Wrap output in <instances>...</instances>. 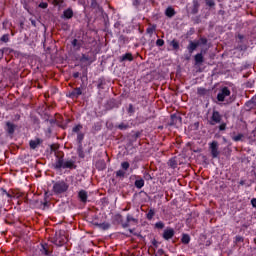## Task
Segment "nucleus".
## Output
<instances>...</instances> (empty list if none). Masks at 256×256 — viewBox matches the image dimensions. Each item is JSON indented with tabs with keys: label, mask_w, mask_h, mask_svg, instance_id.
<instances>
[{
	"label": "nucleus",
	"mask_w": 256,
	"mask_h": 256,
	"mask_svg": "<svg viewBox=\"0 0 256 256\" xmlns=\"http://www.w3.org/2000/svg\"><path fill=\"white\" fill-rule=\"evenodd\" d=\"M53 168L56 171H59L61 169L76 170L77 165L75 160H72V159L64 160V154L63 155L56 154V162L53 164Z\"/></svg>",
	"instance_id": "1"
},
{
	"label": "nucleus",
	"mask_w": 256,
	"mask_h": 256,
	"mask_svg": "<svg viewBox=\"0 0 256 256\" xmlns=\"http://www.w3.org/2000/svg\"><path fill=\"white\" fill-rule=\"evenodd\" d=\"M85 138L84 133H78L77 134V143H78V148H77V155L80 159H84L85 155H90L92 152V146H89L87 149H83V140Z\"/></svg>",
	"instance_id": "2"
},
{
	"label": "nucleus",
	"mask_w": 256,
	"mask_h": 256,
	"mask_svg": "<svg viewBox=\"0 0 256 256\" xmlns=\"http://www.w3.org/2000/svg\"><path fill=\"white\" fill-rule=\"evenodd\" d=\"M69 189V184L65 182L64 180H59L54 182L53 185V193L55 195H62L66 193Z\"/></svg>",
	"instance_id": "3"
},
{
	"label": "nucleus",
	"mask_w": 256,
	"mask_h": 256,
	"mask_svg": "<svg viewBox=\"0 0 256 256\" xmlns=\"http://www.w3.org/2000/svg\"><path fill=\"white\" fill-rule=\"evenodd\" d=\"M207 43H208V39L205 37H200V39L197 41L191 40L189 42V45L187 46V50L189 51L190 55H192L194 51H196V49L200 47V45H207Z\"/></svg>",
	"instance_id": "4"
},
{
	"label": "nucleus",
	"mask_w": 256,
	"mask_h": 256,
	"mask_svg": "<svg viewBox=\"0 0 256 256\" xmlns=\"http://www.w3.org/2000/svg\"><path fill=\"white\" fill-rule=\"evenodd\" d=\"M230 95V89L228 87H222L220 92H218V96H216V100H218V102H224L227 97H230Z\"/></svg>",
	"instance_id": "5"
},
{
	"label": "nucleus",
	"mask_w": 256,
	"mask_h": 256,
	"mask_svg": "<svg viewBox=\"0 0 256 256\" xmlns=\"http://www.w3.org/2000/svg\"><path fill=\"white\" fill-rule=\"evenodd\" d=\"M210 125L214 126L215 124H220L222 121V115L220 114L219 111L214 110L212 111V117H210Z\"/></svg>",
	"instance_id": "6"
},
{
	"label": "nucleus",
	"mask_w": 256,
	"mask_h": 256,
	"mask_svg": "<svg viewBox=\"0 0 256 256\" xmlns=\"http://www.w3.org/2000/svg\"><path fill=\"white\" fill-rule=\"evenodd\" d=\"M175 236V230L172 227H168L164 230V233L162 235L163 239L165 241H169L171 239H173V237Z\"/></svg>",
	"instance_id": "7"
},
{
	"label": "nucleus",
	"mask_w": 256,
	"mask_h": 256,
	"mask_svg": "<svg viewBox=\"0 0 256 256\" xmlns=\"http://www.w3.org/2000/svg\"><path fill=\"white\" fill-rule=\"evenodd\" d=\"M210 154H212V158L216 159L219 156V150H218V142L212 141L210 143Z\"/></svg>",
	"instance_id": "8"
},
{
	"label": "nucleus",
	"mask_w": 256,
	"mask_h": 256,
	"mask_svg": "<svg viewBox=\"0 0 256 256\" xmlns=\"http://www.w3.org/2000/svg\"><path fill=\"white\" fill-rule=\"evenodd\" d=\"M131 222H133L134 224H138V219L133 217V215H131V214H127L126 222L122 223V228L126 229V228L130 227Z\"/></svg>",
	"instance_id": "9"
},
{
	"label": "nucleus",
	"mask_w": 256,
	"mask_h": 256,
	"mask_svg": "<svg viewBox=\"0 0 256 256\" xmlns=\"http://www.w3.org/2000/svg\"><path fill=\"white\" fill-rule=\"evenodd\" d=\"M181 124H182V117L178 114H172L170 126H177Z\"/></svg>",
	"instance_id": "10"
},
{
	"label": "nucleus",
	"mask_w": 256,
	"mask_h": 256,
	"mask_svg": "<svg viewBox=\"0 0 256 256\" xmlns=\"http://www.w3.org/2000/svg\"><path fill=\"white\" fill-rule=\"evenodd\" d=\"M71 45H72L74 51H80L81 47H83V45H84V41L74 38L71 42Z\"/></svg>",
	"instance_id": "11"
},
{
	"label": "nucleus",
	"mask_w": 256,
	"mask_h": 256,
	"mask_svg": "<svg viewBox=\"0 0 256 256\" xmlns=\"http://www.w3.org/2000/svg\"><path fill=\"white\" fill-rule=\"evenodd\" d=\"M78 198L81 203L86 204L88 201V192L84 189L78 192Z\"/></svg>",
	"instance_id": "12"
},
{
	"label": "nucleus",
	"mask_w": 256,
	"mask_h": 256,
	"mask_svg": "<svg viewBox=\"0 0 256 256\" xmlns=\"http://www.w3.org/2000/svg\"><path fill=\"white\" fill-rule=\"evenodd\" d=\"M81 95H82V89L80 87H77L72 92L69 93V98L78 99Z\"/></svg>",
	"instance_id": "13"
},
{
	"label": "nucleus",
	"mask_w": 256,
	"mask_h": 256,
	"mask_svg": "<svg viewBox=\"0 0 256 256\" xmlns=\"http://www.w3.org/2000/svg\"><path fill=\"white\" fill-rule=\"evenodd\" d=\"M135 178L137 179V180L135 181V187H136L137 189H139V190L142 189V188L145 186V181H144V179L141 178L139 175H136Z\"/></svg>",
	"instance_id": "14"
},
{
	"label": "nucleus",
	"mask_w": 256,
	"mask_h": 256,
	"mask_svg": "<svg viewBox=\"0 0 256 256\" xmlns=\"http://www.w3.org/2000/svg\"><path fill=\"white\" fill-rule=\"evenodd\" d=\"M62 19H72L74 17V12L72 8H68L64 10L63 15L61 16Z\"/></svg>",
	"instance_id": "15"
},
{
	"label": "nucleus",
	"mask_w": 256,
	"mask_h": 256,
	"mask_svg": "<svg viewBox=\"0 0 256 256\" xmlns=\"http://www.w3.org/2000/svg\"><path fill=\"white\" fill-rule=\"evenodd\" d=\"M42 144V140L37 138L35 140H30L29 145L32 150H35L39 145Z\"/></svg>",
	"instance_id": "16"
},
{
	"label": "nucleus",
	"mask_w": 256,
	"mask_h": 256,
	"mask_svg": "<svg viewBox=\"0 0 256 256\" xmlns=\"http://www.w3.org/2000/svg\"><path fill=\"white\" fill-rule=\"evenodd\" d=\"M194 59H195V65H202V63H204L203 53L200 52V53L196 54Z\"/></svg>",
	"instance_id": "17"
},
{
	"label": "nucleus",
	"mask_w": 256,
	"mask_h": 256,
	"mask_svg": "<svg viewBox=\"0 0 256 256\" xmlns=\"http://www.w3.org/2000/svg\"><path fill=\"white\" fill-rule=\"evenodd\" d=\"M6 127H7L6 132L9 135H13L15 132V128H16L15 125L8 121V122H6Z\"/></svg>",
	"instance_id": "18"
},
{
	"label": "nucleus",
	"mask_w": 256,
	"mask_h": 256,
	"mask_svg": "<svg viewBox=\"0 0 256 256\" xmlns=\"http://www.w3.org/2000/svg\"><path fill=\"white\" fill-rule=\"evenodd\" d=\"M133 55L132 53H126L120 57V62L123 63V61H133Z\"/></svg>",
	"instance_id": "19"
},
{
	"label": "nucleus",
	"mask_w": 256,
	"mask_h": 256,
	"mask_svg": "<svg viewBox=\"0 0 256 256\" xmlns=\"http://www.w3.org/2000/svg\"><path fill=\"white\" fill-rule=\"evenodd\" d=\"M165 15L166 17H169L170 19H172V17L176 15V12L173 7L169 6L165 11Z\"/></svg>",
	"instance_id": "20"
},
{
	"label": "nucleus",
	"mask_w": 256,
	"mask_h": 256,
	"mask_svg": "<svg viewBox=\"0 0 256 256\" xmlns=\"http://www.w3.org/2000/svg\"><path fill=\"white\" fill-rule=\"evenodd\" d=\"M181 241H182V244H184V245L190 244V242H191V237H190V235L187 234V233H183L182 238H181Z\"/></svg>",
	"instance_id": "21"
},
{
	"label": "nucleus",
	"mask_w": 256,
	"mask_h": 256,
	"mask_svg": "<svg viewBox=\"0 0 256 256\" xmlns=\"http://www.w3.org/2000/svg\"><path fill=\"white\" fill-rule=\"evenodd\" d=\"M80 61L81 63H87V61H89L90 63H93L92 58L88 54H82Z\"/></svg>",
	"instance_id": "22"
},
{
	"label": "nucleus",
	"mask_w": 256,
	"mask_h": 256,
	"mask_svg": "<svg viewBox=\"0 0 256 256\" xmlns=\"http://www.w3.org/2000/svg\"><path fill=\"white\" fill-rule=\"evenodd\" d=\"M239 243H244V237L241 235H236L234 237V246H237Z\"/></svg>",
	"instance_id": "23"
},
{
	"label": "nucleus",
	"mask_w": 256,
	"mask_h": 256,
	"mask_svg": "<svg viewBox=\"0 0 256 256\" xmlns=\"http://www.w3.org/2000/svg\"><path fill=\"white\" fill-rule=\"evenodd\" d=\"M154 216H155V210L152 208L149 209V211L146 215L147 220H149V221L153 220Z\"/></svg>",
	"instance_id": "24"
},
{
	"label": "nucleus",
	"mask_w": 256,
	"mask_h": 256,
	"mask_svg": "<svg viewBox=\"0 0 256 256\" xmlns=\"http://www.w3.org/2000/svg\"><path fill=\"white\" fill-rule=\"evenodd\" d=\"M170 45H171V47H173V49L175 51H178V49L180 48V44H179V42L176 39L172 40L170 42Z\"/></svg>",
	"instance_id": "25"
},
{
	"label": "nucleus",
	"mask_w": 256,
	"mask_h": 256,
	"mask_svg": "<svg viewBox=\"0 0 256 256\" xmlns=\"http://www.w3.org/2000/svg\"><path fill=\"white\" fill-rule=\"evenodd\" d=\"M243 138H244V134L240 133L234 137H232V141L234 142H242L243 141Z\"/></svg>",
	"instance_id": "26"
},
{
	"label": "nucleus",
	"mask_w": 256,
	"mask_h": 256,
	"mask_svg": "<svg viewBox=\"0 0 256 256\" xmlns=\"http://www.w3.org/2000/svg\"><path fill=\"white\" fill-rule=\"evenodd\" d=\"M96 166L99 171H103L106 168V163L104 161H98Z\"/></svg>",
	"instance_id": "27"
},
{
	"label": "nucleus",
	"mask_w": 256,
	"mask_h": 256,
	"mask_svg": "<svg viewBox=\"0 0 256 256\" xmlns=\"http://www.w3.org/2000/svg\"><path fill=\"white\" fill-rule=\"evenodd\" d=\"M127 112H128V114H129L130 117L134 116L136 110H135L133 104H129V107H128V109H127Z\"/></svg>",
	"instance_id": "28"
},
{
	"label": "nucleus",
	"mask_w": 256,
	"mask_h": 256,
	"mask_svg": "<svg viewBox=\"0 0 256 256\" xmlns=\"http://www.w3.org/2000/svg\"><path fill=\"white\" fill-rule=\"evenodd\" d=\"M117 128L121 131H126L129 129V124L128 123H120Z\"/></svg>",
	"instance_id": "29"
},
{
	"label": "nucleus",
	"mask_w": 256,
	"mask_h": 256,
	"mask_svg": "<svg viewBox=\"0 0 256 256\" xmlns=\"http://www.w3.org/2000/svg\"><path fill=\"white\" fill-rule=\"evenodd\" d=\"M82 129H83L82 124H78V125H76V126L73 127L72 132L75 133V134H80V133H81L80 131H81Z\"/></svg>",
	"instance_id": "30"
},
{
	"label": "nucleus",
	"mask_w": 256,
	"mask_h": 256,
	"mask_svg": "<svg viewBox=\"0 0 256 256\" xmlns=\"http://www.w3.org/2000/svg\"><path fill=\"white\" fill-rule=\"evenodd\" d=\"M99 228L103 229V230H108L110 229V224L109 223H97L96 224Z\"/></svg>",
	"instance_id": "31"
},
{
	"label": "nucleus",
	"mask_w": 256,
	"mask_h": 256,
	"mask_svg": "<svg viewBox=\"0 0 256 256\" xmlns=\"http://www.w3.org/2000/svg\"><path fill=\"white\" fill-rule=\"evenodd\" d=\"M165 228V223L163 221H158L155 224V229L163 230Z\"/></svg>",
	"instance_id": "32"
},
{
	"label": "nucleus",
	"mask_w": 256,
	"mask_h": 256,
	"mask_svg": "<svg viewBox=\"0 0 256 256\" xmlns=\"http://www.w3.org/2000/svg\"><path fill=\"white\" fill-rule=\"evenodd\" d=\"M121 168L123 171H128L130 168V163L128 161H124L121 163Z\"/></svg>",
	"instance_id": "33"
},
{
	"label": "nucleus",
	"mask_w": 256,
	"mask_h": 256,
	"mask_svg": "<svg viewBox=\"0 0 256 256\" xmlns=\"http://www.w3.org/2000/svg\"><path fill=\"white\" fill-rule=\"evenodd\" d=\"M125 175H126V173H125L124 170H121V169H120V170H118V171L116 172V177H117V178L124 179Z\"/></svg>",
	"instance_id": "34"
},
{
	"label": "nucleus",
	"mask_w": 256,
	"mask_h": 256,
	"mask_svg": "<svg viewBox=\"0 0 256 256\" xmlns=\"http://www.w3.org/2000/svg\"><path fill=\"white\" fill-rule=\"evenodd\" d=\"M9 40H10L9 34H4V35L0 38V41H1L2 43H9Z\"/></svg>",
	"instance_id": "35"
},
{
	"label": "nucleus",
	"mask_w": 256,
	"mask_h": 256,
	"mask_svg": "<svg viewBox=\"0 0 256 256\" xmlns=\"http://www.w3.org/2000/svg\"><path fill=\"white\" fill-rule=\"evenodd\" d=\"M41 252L45 256H49V254H50V251L47 249L46 245H42Z\"/></svg>",
	"instance_id": "36"
},
{
	"label": "nucleus",
	"mask_w": 256,
	"mask_h": 256,
	"mask_svg": "<svg viewBox=\"0 0 256 256\" xmlns=\"http://www.w3.org/2000/svg\"><path fill=\"white\" fill-rule=\"evenodd\" d=\"M99 4L97 2V0H91V8L92 9H99Z\"/></svg>",
	"instance_id": "37"
},
{
	"label": "nucleus",
	"mask_w": 256,
	"mask_h": 256,
	"mask_svg": "<svg viewBox=\"0 0 256 256\" xmlns=\"http://www.w3.org/2000/svg\"><path fill=\"white\" fill-rule=\"evenodd\" d=\"M246 107H248V109H254L256 107V104L252 102V100L246 102Z\"/></svg>",
	"instance_id": "38"
},
{
	"label": "nucleus",
	"mask_w": 256,
	"mask_h": 256,
	"mask_svg": "<svg viewBox=\"0 0 256 256\" xmlns=\"http://www.w3.org/2000/svg\"><path fill=\"white\" fill-rule=\"evenodd\" d=\"M144 178H145L146 181H151L153 179L151 174L147 171L144 173Z\"/></svg>",
	"instance_id": "39"
},
{
	"label": "nucleus",
	"mask_w": 256,
	"mask_h": 256,
	"mask_svg": "<svg viewBox=\"0 0 256 256\" xmlns=\"http://www.w3.org/2000/svg\"><path fill=\"white\" fill-rule=\"evenodd\" d=\"M226 129H227L226 123H222L220 124V126H218V130H220V132L226 131Z\"/></svg>",
	"instance_id": "40"
},
{
	"label": "nucleus",
	"mask_w": 256,
	"mask_h": 256,
	"mask_svg": "<svg viewBox=\"0 0 256 256\" xmlns=\"http://www.w3.org/2000/svg\"><path fill=\"white\" fill-rule=\"evenodd\" d=\"M155 29H156V26L147 28V34L148 35H153Z\"/></svg>",
	"instance_id": "41"
},
{
	"label": "nucleus",
	"mask_w": 256,
	"mask_h": 256,
	"mask_svg": "<svg viewBox=\"0 0 256 256\" xmlns=\"http://www.w3.org/2000/svg\"><path fill=\"white\" fill-rule=\"evenodd\" d=\"M164 44H165V42H164L163 39H158V40L156 41L157 47H163Z\"/></svg>",
	"instance_id": "42"
},
{
	"label": "nucleus",
	"mask_w": 256,
	"mask_h": 256,
	"mask_svg": "<svg viewBox=\"0 0 256 256\" xmlns=\"http://www.w3.org/2000/svg\"><path fill=\"white\" fill-rule=\"evenodd\" d=\"M206 5H208V7H215V1L214 0H206Z\"/></svg>",
	"instance_id": "43"
},
{
	"label": "nucleus",
	"mask_w": 256,
	"mask_h": 256,
	"mask_svg": "<svg viewBox=\"0 0 256 256\" xmlns=\"http://www.w3.org/2000/svg\"><path fill=\"white\" fill-rule=\"evenodd\" d=\"M169 164H170V167H171V168H173V169H175V168H176V166H177L176 161H175V160H173V159H171V160L169 161Z\"/></svg>",
	"instance_id": "44"
},
{
	"label": "nucleus",
	"mask_w": 256,
	"mask_h": 256,
	"mask_svg": "<svg viewBox=\"0 0 256 256\" xmlns=\"http://www.w3.org/2000/svg\"><path fill=\"white\" fill-rule=\"evenodd\" d=\"M39 7H40V9H47L48 3H47V2H41V3L39 4Z\"/></svg>",
	"instance_id": "45"
},
{
	"label": "nucleus",
	"mask_w": 256,
	"mask_h": 256,
	"mask_svg": "<svg viewBox=\"0 0 256 256\" xmlns=\"http://www.w3.org/2000/svg\"><path fill=\"white\" fill-rule=\"evenodd\" d=\"M193 15H196V13H198V3L196 2V4L194 5V8L192 10Z\"/></svg>",
	"instance_id": "46"
},
{
	"label": "nucleus",
	"mask_w": 256,
	"mask_h": 256,
	"mask_svg": "<svg viewBox=\"0 0 256 256\" xmlns=\"http://www.w3.org/2000/svg\"><path fill=\"white\" fill-rule=\"evenodd\" d=\"M1 190L3 191L4 195H6L8 198H11V195L7 192V190H5L4 188H1Z\"/></svg>",
	"instance_id": "47"
},
{
	"label": "nucleus",
	"mask_w": 256,
	"mask_h": 256,
	"mask_svg": "<svg viewBox=\"0 0 256 256\" xmlns=\"http://www.w3.org/2000/svg\"><path fill=\"white\" fill-rule=\"evenodd\" d=\"M250 203L252 204V207L256 208V198H252V200H250Z\"/></svg>",
	"instance_id": "48"
},
{
	"label": "nucleus",
	"mask_w": 256,
	"mask_h": 256,
	"mask_svg": "<svg viewBox=\"0 0 256 256\" xmlns=\"http://www.w3.org/2000/svg\"><path fill=\"white\" fill-rule=\"evenodd\" d=\"M164 254L165 251L162 248L158 249V255L163 256Z\"/></svg>",
	"instance_id": "49"
},
{
	"label": "nucleus",
	"mask_w": 256,
	"mask_h": 256,
	"mask_svg": "<svg viewBox=\"0 0 256 256\" xmlns=\"http://www.w3.org/2000/svg\"><path fill=\"white\" fill-rule=\"evenodd\" d=\"M204 92H205V89H204V88H199V89H198V94H199V95H203Z\"/></svg>",
	"instance_id": "50"
},
{
	"label": "nucleus",
	"mask_w": 256,
	"mask_h": 256,
	"mask_svg": "<svg viewBox=\"0 0 256 256\" xmlns=\"http://www.w3.org/2000/svg\"><path fill=\"white\" fill-rule=\"evenodd\" d=\"M56 245H57V246H62V245H63V242L57 238V239H56Z\"/></svg>",
	"instance_id": "51"
},
{
	"label": "nucleus",
	"mask_w": 256,
	"mask_h": 256,
	"mask_svg": "<svg viewBox=\"0 0 256 256\" xmlns=\"http://www.w3.org/2000/svg\"><path fill=\"white\" fill-rule=\"evenodd\" d=\"M73 77H74V79H78L80 77V73L79 72H75L73 74Z\"/></svg>",
	"instance_id": "52"
},
{
	"label": "nucleus",
	"mask_w": 256,
	"mask_h": 256,
	"mask_svg": "<svg viewBox=\"0 0 256 256\" xmlns=\"http://www.w3.org/2000/svg\"><path fill=\"white\" fill-rule=\"evenodd\" d=\"M103 85V80L99 79L98 89H101Z\"/></svg>",
	"instance_id": "53"
},
{
	"label": "nucleus",
	"mask_w": 256,
	"mask_h": 256,
	"mask_svg": "<svg viewBox=\"0 0 256 256\" xmlns=\"http://www.w3.org/2000/svg\"><path fill=\"white\" fill-rule=\"evenodd\" d=\"M140 132H136L135 134H134V138H135V140H137L139 137H140Z\"/></svg>",
	"instance_id": "54"
},
{
	"label": "nucleus",
	"mask_w": 256,
	"mask_h": 256,
	"mask_svg": "<svg viewBox=\"0 0 256 256\" xmlns=\"http://www.w3.org/2000/svg\"><path fill=\"white\" fill-rule=\"evenodd\" d=\"M4 57V50L0 49V59H3Z\"/></svg>",
	"instance_id": "55"
},
{
	"label": "nucleus",
	"mask_w": 256,
	"mask_h": 256,
	"mask_svg": "<svg viewBox=\"0 0 256 256\" xmlns=\"http://www.w3.org/2000/svg\"><path fill=\"white\" fill-rule=\"evenodd\" d=\"M238 184H239L240 186H244V185H245V180H240V182H238Z\"/></svg>",
	"instance_id": "56"
},
{
	"label": "nucleus",
	"mask_w": 256,
	"mask_h": 256,
	"mask_svg": "<svg viewBox=\"0 0 256 256\" xmlns=\"http://www.w3.org/2000/svg\"><path fill=\"white\" fill-rule=\"evenodd\" d=\"M250 100H252V103L256 105V95H254V97Z\"/></svg>",
	"instance_id": "57"
},
{
	"label": "nucleus",
	"mask_w": 256,
	"mask_h": 256,
	"mask_svg": "<svg viewBox=\"0 0 256 256\" xmlns=\"http://www.w3.org/2000/svg\"><path fill=\"white\" fill-rule=\"evenodd\" d=\"M238 39L242 41L244 39V36L242 34H238Z\"/></svg>",
	"instance_id": "58"
},
{
	"label": "nucleus",
	"mask_w": 256,
	"mask_h": 256,
	"mask_svg": "<svg viewBox=\"0 0 256 256\" xmlns=\"http://www.w3.org/2000/svg\"><path fill=\"white\" fill-rule=\"evenodd\" d=\"M31 25H33V27H36V21L35 20H31Z\"/></svg>",
	"instance_id": "59"
},
{
	"label": "nucleus",
	"mask_w": 256,
	"mask_h": 256,
	"mask_svg": "<svg viewBox=\"0 0 256 256\" xmlns=\"http://www.w3.org/2000/svg\"><path fill=\"white\" fill-rule=\"evenodd\" d=\"M49 122H50V124H55L56 120L55 119H50Z\"/></svg>",
	"instance_id": "60"
},
{
	"label": "nucleus",
	"mask_w": 256,
	"mask_h": 256,
	"mask_svg": "<svg viewBox=\"0 0 256 256\" xmlns=\"http://www.w3.org/2000/svg\"><path fill=\"white\" fill-rule=\"evenodd\" d=\"M153 245H154V246L157 245V241H156V240L153 241Z\"/></svg>",
	"instance_id": "61"
},
{
	"label": "nucleus",
	"mask_w": 256,
	"mask_h": 256,
	"mask_svg": "<svg viewBox=\"0 0 256 256\" xmlns=\"http://www.w3.org/2000/svg\"><path fill=\"white\" fill-rule=\"evenodd\" d=\"M117 217H118L119 219H122V215H121V214H118Z\"/></svg>",
	"instance_id": "62"
},
{
	"label": "nucleus",
	"mask_w": 256,
	"mask_h": 256,
	"mask_svg": "<svg viewBox=\"0 0 256 256\" xmlns=\"http://www.w3.org/2000/svg\"><path fill=\"white\" fill-rule=\"evenodd\" d=\"M47 204H48V202H47V201H45V202L43 203V205H44V206H47Z\"/></svg>",
	"instance_id": "63"
},
{
	"label": "nucleus",
	"mask_w": 256,
	"mask_h": 256,
	"mask_svg": "<svg viewBox=\"0 0 256 256\" xmlns=\"http://www.w3.org/2000/svg\"><path fill=\"white\" fill-rule=\"evenodd\" d=\"M129 232H130L131 234H133V229H129Z\"/></svg>",
	"instance_id": "64"
}]
</instances>
